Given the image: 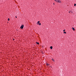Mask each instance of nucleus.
<instances>
[{"mask_svg":"<svg viewBox=\"0 0 76 76\" xmlns=\"http://www.w3.org/2000/svg\"><path fill=\"white\" fill-rule=\"evenodd\" d=\"M76 4H74V6H76Z\"/></svg>","mask_w":76,"mask_h":76,"instance_id":"13","label":"nucleus"},{"mask_svg":"<svg viewBox=\"0 0 76 76\" xmlns=\"http://www.w3.org/2000/svg\"><path fill=\"white\" fill-rule=\"evenodd\" d=\"M52 60L54 62L55 61L54 59H53V58H52Z\"/></svg>","mask_w":76,"mask_h":76,"instance_id":"5","label":"nucleus"},{"mask_svg":"<svg viewBox=\"0 0 76 76\" xmlns=\"http://www.w3.org/2000/svg\"><path fill=\"white\" fill-rule=\"evenodd\" d=\"M50 49H51V50H52V49H53V47L52 46H50Z\"/></svg>","mask_w":76,"mask_h":76,"instance_id":"4","label":"nucleus"},{"mask_svg":"<svg viewBox=\"0 0 76 76\" xmlns=\"http://www.w3.org/2000/svg\"><path fill=\"white\" fill-rule=\"evenodd\" d=\"M59 1V0H56V2H58Z\"/></svg>","mask_w":76,"mask_h":76,"instance_id":"7","label":"nucleus"},{"mask_svg":"<svg viewBox=\"0 0 76 76\" xmlns=\"http://www.w3.org/2000/svg\"><path fill=\"white\" fill-rule=\"evenodd\" d=\"M55 1H56V0H55Z\"/></svg>","mask_w":76,"mask_h":76,"instance_id":"19","label":"nucleus"},{"mask_svg":"<svg viewBox=\"0 0 76 76\" xmlns=\"http://www.w3.org/2000/svg\"><path fill=\"white\" fill-rule=\"evenodd\" d=\"M63 31H65V30H63Z\"/></svg>","mask_w":76,"mask_h":76,"instance_id":"15","label":"nucleus"},{"mask_svg":"<svg viewBox=\"0 0 76 76\" xmlns=\"http://www.w3.org/2000/svg\"><path fill=\"white\" fill-rule=\"evenodd\" d=\"M24 26L23 25H22L20 27V28H21V29H23V27Z\"/></svg>","mask_w":76,"mask_h":76,"instance_id":"2","label":"nucleus"},{"mask_svg":"<svg viewBox=\"0 0 76 76\" xmlns=\"http://www.w3.org/2000/svg\"><path fill=\"white\" fill-rule=\"evenodd\" d=\"M40 22V21H38L37 23V25H41V23H39Z\"/></svg>","mask_w":76,"mask_h":76,"instance_id":"1","label":"nucleus"},{"mask_svg":"<svg viewBox=\"0 0 76 76\" xmlns=\"http://www.w3.org/2000/svg\"><path fill=\"white\" fill-rule=\"evenodd\" d=\"M50 67H52L51 66H50Z\"/></svg>","mask_w":76,"mask_h":76,"instance_id":"21","label":"nucleus"},{"mask_svg":"<svg viewBox=\"0 0 76 76\" xmlns=\"http://www.w3.org/2000/svg\"><path fill=\"white\" fill-rule=\"evenodd\" d=\"M36 44H39V43L38 42H36Z\"/></svg>","mask_w":76,"mask_h":76,"instance_id":"9","label":"nucleus"},{"mask_svg":"<svg viewBox=\"0 0 76 76\" xmlns=\"http://www.w3.org/2000/svg\"><path fill=\"white\" fill-rule=\"evenodd\" d=\"M64 34H66V32L64 31Z\"/></svg>","mask_w":76,"mask_h":76,"instance_id":"12","label":"nucleus"},{"mask_svg":"<svg viewBox=\"0 0 76 76\" xmlns=\"http://www.w3.org/2000/svg\"><path fill=\"white\" fill-rule=\"evenodd\" d=\"M46 65L47 66H50V64H46Z\"/></svg>","mask_w":76,"mask_h":76,"instance_id":"3","label":"nucleus"},{"mask_svg":"<svg viewBox=\"0 0 76 76\" xmlns=\"http://www.w3.org/2000/svg\"><path fill=\"white\" fill-rule=\"evenodd\" d=\"M8 21L10 20V19H9V18H8Z\"/></svg>","mask_w":76,"mask_h":76,"instance_id":"11","label":"nucleus"},{"mask_svg":"<svg viewBox=\"0 0 76 76\" xmlns=\"http://www.w3.org/2000/svg\"><path fill=\"white\" fill-rule=\"evenodd\" d=\"M72 29L73 30V31H75V28H73L72 27Z\"/></svg>","mask_w":76,"mask_h":76,"instance_id":"6","label":"nucleus"},{"mask_svg":"<svg viewBox=\"0 0 76 76\" xmlns=\"http://www.w3.org/2000/svg\"><path fill=\"white\" fill-rule=\"evenodd\" d=\"M70 12H71V13H73V12H72V11H70Z\"/></svg>","mask_w":76,"mask_h":76,"instance_id":"10","label":"nucleus"},{"mask_svg":"<svg viewBox=\"0 0 76 76\" xmlns=\"http://www.w3.org/2000/svg\"><path fill=\"white\" fill-rule=\"evenodd\" d=\"M15 18H17V16H16V17H15Z\"/></svg>","mask_w":76,"mask_h":76,"instance_id":"16","label":"nucleus"},{"mask_svg":"<svg viewBox=\"0 0 76 76\" xmlns=\"http://www.w3.org/2000/svg\"><path fill=\"white\" fill-rule=\"evenodd\" d=\"M70 12L69 11V13H70Z\"/></svg>","mask_w":76,"mask_h":76,"instance_id":"18","label":"nucleus"},{"mask_svg":"<svg viewBox=\"0 0 76 76\" xmlns=\"http://www.w3.org/2000/svg\"><path fill=\"white\" fill-rule=\"evenodd\" d=\"M61 1L59 0V1H58V3H61Z\"/></svg>","mask_w":76,"mask_h":76,"instance_id":"8","label":"nucleus"},{"mask_svg":"<svg viewBox=\"0 0 76 76\" xmlns=\"http://www.w3.org/2000/svg\"><path fill=\"white\" fill-rule=\"evenodd\" d=\"M15 40V39H13V41H14Z\"/></svg>","mask_w":76,"mask_h":76,"instance_id":"17","label":"nucleus"},{"mask_svg":"<svg viewBox=\"0 0 76 76\" xmlns=\"http://www.w3.org/2000/svg\"><path fill=\"white\" fill-rule=\"evenodd\" d=\"M53 4H54V3H53Z\"/></svg>","mask_w":76,"mask_h":76,"instance_id":"20","label":"nucleus"},{"mask_svg":"<svg viewBox=\"0 0 76 76\" xmlns=\"http://www.w3.org/2000/svg\"><path fill=\"white\" fill-rule=\"evenodd\" d=\"M41 52H41V53H42V54H43V53H43V52L41 51Z\"/></svg>","mask_w":76,"mask_h":76,"instance_id":"14","label":"nucleus"}]
</instances>
